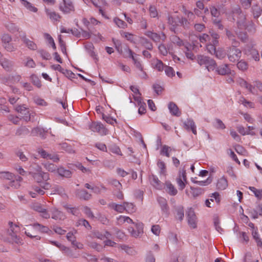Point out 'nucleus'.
<instances>
[{
	"mask_svg": "<svg viewBox=\"0 0 262 262\" xmlns=\"http://www.w3.org/2000/svg\"><path fill=\"white\" fill-rule=\"evenodd\" d=\"M52 218L57 221H62L66 218V215L62 211L56 208H53L51 211Z\"/></svg>",
	"mask_w": 262,
	"mask_h": 262,
	"instance_id": "obj_13",
	"label": "nucleus"
},
{
	"mask_svg": "<svg viewBox=\"0 0 262 262\" xmlns=\"http://www.w3.org/2000/svg\"><path fill=\"white\" fill-rule=\"evenodd\" d=\"M110 150L113 153L121 155V152L120 148L116 145H112L110 147Z\"/></svg>",
	"mask_w": 262,
	"mask_h": 262,
	"instance_id": "obj_64",
	"label": "nucleus"
},
{
	"mask_svg": "<svg viewBox=\"0 0 262 262\" xmlns=\"http://www.w3.org/2000/svg\"><path fill=\"white\" fill-rule=\"evenodd\" d=\"M216 189L220 190H225L228 186V182L227 179L222 177L217 180L216 183Z\"/></svg>",
	"mask_w": 262,
	"mask_h": 262,
	"instance_id": "obj_22",
	"label": "nucleus"
},
{
	"mask_svg": "<svg viewBox=\"0 0 262 262\" xmlns=\"http://www.w3.org/2000/svg\"><path fill=\"white\" fill-rule=\"evenodd\" d=\"M39 168V172L35 173L33 174V177L34 179H36L37 176H40L41 179L43 180H47L49 179V174L46 172H44L41 170V168L38 167Z\"/></svg>",
	"mask_w": 262,
	"mask_h": 262,
	"instance_id": "obj_42",
	"label": "nucleus"
},
{
	"mask_svg": "<svg viewBox=\"0 0 262 262\" xmlns=\"http://www.w3.org/2000/svg\"><path fill=\"white\" fill-rule=\"evenodd\" d=\"M197 61L200 66H204L208 71H214L217 66L215 61L209 57L204 55H198Z\"/></svg>",
	"mask_w": 262,
	"mask_h": 262,
	"instance_id": "obj_1",
	"label": "nucleus"
},
{
	"mask_svg": "<svg viewBox=\"0 0 262 262\" xmlns=\"http://www.w3.org/2000/svg\"><path fill=\"white\" fill-rule=\"evenodd\" d=\"M0 64L2 67L6 71H11L14 67V62L11 60L2 56L0 57Z\"/></svg>",
	"mask_w": 262,
	"mask_h": 262,
	"instance_id": "obj_11",
	"label": "nucleus"
},
{
	"mask_svg": "<svg viewBox=\"0 0 262 262\" xmlns=\"http://www.w3.org/2000/svg\"><path fill=\"white\" fill-rule=\"evenodd\" d=\"M27 227L28 229H24L25 230V234L31 238H35L36 240H40V236L36 235V229L34 228V224L27 226Z\"/></svg>",
	"mask_w": 262,
	"mask_h": 262,
	"instance_id": "obj_12",
	"label": "nucleus"
},
{
	"mask_svg": "<svg viewBox=\"0 0 262 262\" xmlns=\"http://www.w3.org/2000/svg\"><path fill=\"white\" fill-rule=\"evenodd\" d=\"M248 226L250 230L252 232V234L253 238L257 243V246L259 247H262V242L259 237V235L257 232V229L255 228L254 225L252 223H249L248 224Z\"/></svg>",
	"mask_w": 262,
	"mask_h": 262,
	"instance_id": "obj_14",
	"label": "nucleus"
},
{
	"mask_svg": "<svg viewBox=\"0 0 262 262\" xmlns=\"http://www.w3.org/2000/svg\"><path fill=\"white\" fill-rule=\"evenodd\" d=\"M200 40L202 43H206L207 42H210V37L209 35L204 33L200 36Z\"/></svg>",
	"mask_w": 262,
	"mask_h": 262,
	"instance_id": "obj_63",
	"label": "nucleus"
},
{
	"mask_svg": "<svg viewBox=\"0 0 262 262\" xmlns=\"http://www.w3.org/2000/svg\"><path fill=\"white\" fill-rule=\"evenodd\" d=\"M49 242L51 244H52V245L56 246L57 247H58L61 251H68L69 250V249L68 248H67L65 246L61 244L60 243H58L57 242L50 241Z\"/></svg>",
	"mask_w": 262,
	"mask_h": 262,
	"instance_id": "obj_52",
	"label": "nucleus"
},
{
	"mask_svg": "<svg viewBox=\"0 0 262 262\" xmlns=\"http://www.w3.org/2000/svg\"><path fill=\"white\" fill-rule=\"evenodd\" d=\"M167 20L168 23L171 26L170 29L172 31H174L175 28L180 26V19L178 16H168Z\"/></svg>",
	"mask_w": 262,
	"mask_h": 262,
	"instance_id": "obj_20",
	"label": "nucleus"
},
{
	"mask_svg": "<svg viewBox=\"0 0 262 262\" xmlns=\"http://www.w3.org/2000/svg\"><path fill=\"white\" fill-rule=\"evenodd\" d=\"M43 165L46 170L51 172H56L58 168L56 165L49 162L43 164Z\"/></svg>",
	"mask_w": 262,
	"mask_h": 262,
	"instance_id": "obj_38",
	"label": "nucleus"
},
{
	"mask_svg": "<svg viewBox=\"0 0 262 262\" xmlns=\"http://www.w3.org/2000/svg\"><path fill=\"white\" fill-rule=\"evenodd\" d=\"M64 208L67 210L68 212L71 213L74 215L77 216L79 213V209L76 207H71L69 205H66L64 206Z\"/></svg>",
	"mask_w": 262,
	"mask_h": 262,
	"instance_id": "obj_41",
	"label": "nucleus"
},
{
	"mask_svg": "<svg viewBox=\"0 0 262 262\" xmlns=\"http://www.w3.org/2000/svg\"><path fill=\"white\" fill-rule=\"evenodd\" d=\"M176 182L180 190H183L187 183L186 173L185 170L180 171L179 176L176 178Z\"/></svg>",
	"mask_w": 262,
	"mask_h": 262,
	"instance_id": "obj_4",
	"label": "nucleus"
},
{
	"mask_svg": "<svg viewBox=\"0 0 262 262\" xmlns=\"http://www.w3.org/2000/svg\"><path fill=\"white\" fill-rule=\"evenodd\" d=\"M32 82L38 88H40L41 85L39 79L35 75H32L31 76Z\"/></svg>",
	"mask_w": 262,
	"mask_h": 262,
	"instance_id": "obj_57",
	"label": "nucleus"
},
{
	"mask_svg": "<svg viewBox=\"0 0 262 262\" xmlns=\"http://www.w3.org/2000/svg\"><path fill=\"white\" fill-rule=\"evenodd\" d=\"M133 61L134 62V64L136 67L137 69H138L140 71H143V66L141 62V61L139 60L138 58V56L135 57L134 58H133Z\"/></svg>",
	"mask_w": 262,
	"mask_h": 262,
	"instance_id": "obj_47",
	"label": "nucleus"
},
{
	"mask_svg": "<svg viewBox=\"0 0 262 262\" xmlns=\"http://www.w3.org/2000/svg\"><path fill=\"white\" fill-rule=\"evenodd\" d=\"M38 52L43 59L49 60L51 58L50 54L46 51L40 50L38 51Z\"/></svg>",
	"mask_w": 262,
	"mask_h": 262,
	"instance_id": "obj_55",
	"label": "nucleus"
},
{
	"mask_svg": "<svg viewBox=\"0 0 262 262\" xmlns=\"http://www.w3.org/2000/svg\"><path fill=\"white\" fill-rule=\"evenodd\" d=\"M152 67L159 72H162L164 70L165 66L163 62L158 59H155L152 60Z\"/></svg>",
	"mask_w": 262,
	"mask_h": 262,
	"instance_id": "obj_25",
	"label": "nucleus"
},
{
	"mask_svg": "<svg viewBox=\"0 0 262 262\" xmlns=\"http://www.w3.org/2000/svg\"><path fill=\"white\" fill-rule=\"evenodd\" d=\"M29 133V130L28 128L25 126H21L18 128L16 132V135L17 136H21L23 135H26Z\"/></svg>",
	"mask_w": 262,
	"mask_h": 262,
	"instance_id": "obj_50",
	"label": "nucleus"
},
{
	"mask_svg": "<svg viewBox=\"0 0 262 262\" xmlns=\"http://www.w3.org/2000/svg\"><path fill=\"white\" fill-rule=\"evenodd\" d=\"M176 217L180 221H182L184 217V209L182 207H179L176 209Z\"/></svg>",
	"mask_w": 262,
	"mask_h": 262,
	"instance_id": "obj_51",
	"label": "nucleus"
},
{
	"mask_svg": "<svg viewBox=\"0 0 262 262\" xmlns=\"http://www.w3.org/2000/svg\"><path fill=\"white\" fill-rule=\"evenodd\" d=\"M215 70L219 74L222 75L228 74L230 73V69L227 64H223L217 68L216 67Z\"/></svg>",
	"mask_w": 262,
	"mask_h": 262,
	"instance_id": "obj_27",
	"label": "nucleus"
},
{
	"mask_svg": "<svg viewBox=\"0 0 262 262\" xmlns=\"http://www.w3.org/2000/svg\"><path fill=\"white\" fill-rule=\"evenodd\" d=\"M249 189L254 193L258 199H262V189H257L254 187H249Z\"/></svg>",
	"mask_w": 262,
	"mask_h": 262,
	"instance_id": "obj_44",
	"label": "nucleus"
},
{
	"mask_svg": "<svg viewBox=\"0 0 262 262\" xmlns=\"http://www.w3.org/2000/svg\"><path fill=\"white\" fill-rule=\"evenodd\" d=\"M4 48L9 52H15L17 49V47L14 43L9 42L5 45H3Z\"/></svg>",
	"mask_w": 262,
	"mask_h": 262,
	"instance_id": "obj_34",
	"label": "nucleus"
},
{
	"mask_svg": "<svg viewBox=\"0 0 262 262\" xmlns=\"http://www.w3.org/2000/svg\"><path fill=\"white\" fill-rule=\"evenodd\" d=\"M141 44L148 50H151L152 49V43L146 38H142L141 39Z\"/></svg>",
	"mask_w": 262,
	"mask_h": 262,
	"instance_id": "obj_54",
	"label": "nucleus"
},
{
	"mask_svg": "<svg viewBox=\"0 0 262 262\" xmlns=\"http://www.w3.org/2000/svg\"><path fill=\"white\" fill-rule=\"evenodd\" d=\"M46 12L51 19L55 21H59L60 16L58 13L49 9H46Z\"/></svg>",
	"mask_w": 262,
	"mask_h": 262,
	"instance_id": "obj_30",
	"label": "nucleus"
},
{
	"mask_svg": "<svg viewBox=\"0 0 262 262\" xmlns=\"http://www.w3.org/2000/svg\"><path fill=\"white\" fill-rule=\"evenodd\" d=\"M165 190L170 195H175L177 194L178 191L170 182L166 181L165 183Z\"/></svg>",
	"mask_w": 262,
	"mask_h": 262,
	"instance_id": "obj_23",
	"label": "nucleus"
},
{
	"mask_svg": "<svg viewBox=\"0 0 262 262\" xmlns=\"http://www.w3.org/2000/svg\"><path fill=\"white\" fill-rule=\"evenodd\" d=\"M92 238H96L101 240L104 239L103 233L99 232V231H95L91 234Z\"/></svg>",
	"mask_w": 262,
	"mask_h": 262,
	"instance_id": "obj_60",
	"label": "nucleus"
},
{
	"mask_svg": "<svg viewBox=\"0 0 262 262\" xmlns=\"http://www.w3.org/2000/svg\"><path fill=\"white\" fill-rule=\"evenodd\" d=\"M157 166L160 169V173L165 176L166 175V168L165 163L161 160H159Z\"/></svg>",
	"mask_w": 262,
	"mask_h": 262,
	"instance_id": "obj_39",
	"label": "nucleus"
},
{
	"mask_svg": "<svg viewBox=\"0 0 262 262\" xmlns=\"http://www.w3.org/2000/svg\"><path fill=\"white\" fill-rule=\"evenodd\" d=\"M66 237L67 239L71 242L73 245H75L76 237L73 232H68L67 234Z\"/></svg>",
	"mask_w": 262,
	"mask_h": 262,
	"instance_id": "obj_58",
	"label": "nucleus"
},
{
	"mask_svg": "<svg viewBox=\"0 0 262 262\" xmlns=\"http://www.w3.org/2000/svg\"><path fill=\"white\" fill-rule=\"evenodd\" d=\"M1 178L12 181L13 180V175L9 172H2L0 173Z\"/></svg>",
	"mask_w": 262,
	"mask_h": 262,
	"instance_id": "obj_56",
	"label": "nucleus"
},
{
	"mask_svg": "<svg viewBox=\"0 0 262 262\" xmlns=\"http://www.w3.org/2000/svg\"><path fill=\"white\" fill-rule=\"evenodd\" d=\"M77 195L80 199H83L84 200H88L91 197V195L85 190H79L77 192Z\"/></svg>",
	"mask_w": 262,
	"mask_h": 262,
	"instance_id": "obj_36",
	"label": "nucleus"
},
{
	"mask_svg": "<svg viewBox=\"0 0 262 262\" xmlns=\"http://www.w3.org/2000/svg\"><path fill=\"white\" fill-rule=\"evenodd\" d=\"M59 8L64 13H68L74 10V7L70 0H62Z\"/></svg>",
	"mask_w": 262,
	"mask_h": 262,
	"instance_id": "obj_6",
	"label": "nucleus"
},
{
	"mask_svg": "<svg viewBox=\"0 0 262 262\" xmlns=\"http://www.w3.org/2000/svg\"><path fill=\"white\" fill-rule=\"evenodd\" d=\"M124 52L123 56L125 58H132V59H133L135 57L138 56V55L133 52V51L128 47H126L124 49Z\"/></svg>",
	"mask_w": 262,
	"mask_h": 262,
	"instance_id": "obj_32",
	"label": "nucleus"
},
{
	"mask_svg": "<svg viewBox=\"0 0 262 262\" xmlns=\"http://www.w3.org/2000/svg\"><path fill=\"white\" fill-rule=\"evenodd\" d=\"M108 207L118 213H123L125 211L124 203L122 204H118L112 202L108 205Z\"/></svg>",
	"mask_w": 262,
	"mask_h": 262,
	"instance_id": "obj_24",
	"label": "nucleus"
},
{
	"mask_svg": "<svg viewBox=\"0 0 262 262\" xmlns=\"http://www.w3.org/2000/svg\"><path fill=\"white\" fill-rule=\"evenodd\" d=\"M21 39L23 41L24 43L27 47L29 49L31 50H36L37 49L36 44L33 41L30 40L29 39L26 37V35L24 33L23 35L21 36Z\"/></svg>",
	"mask_w": 262,
	"mask_h": 262,
	"instance_id": "obj_19",
	"label": "nucleus"
},
{
	"mask_svg": "<svg viewBox=\"0 0 262 262\" xmlns=\"http://www.w3.org/2000/svg\"><path fill=\"white\" fill-rule=\"evenodd\" d=\"M184 126L186 129L188 130L191 129L193 134L196 135V125L192 120L187 119L184 122Z\"/></svg>",
	"mask_w": 262,
	"mask_h": 262,
	"instance_id": "obj_21",
	"label": "nucleus"
},
{
	"mask_svg": "<svg viewBox=\"0 0 262 262\" xmlns=\"http://www.w3.org/2000/svg\"><path fill=\"white\" fill-rule=\"evenodd\" d=\"M164 71L166 75L169 77H172L175 75V71L171 67L165 66Z\"/></svg>",
	"mask_w": 262,
	"mask_h": 262,
	"instance_id": "obj_49",
	"label": "nucleus"
},
{
	"mask_svg": "<svg viewBox=\"0 0 262 262\" xmlns=\"http://www.w3.org/2000/svg\"><path fill=\"white\" fill-rule=\"evenodd\" d=\"M89 246L90 247L96 249L97 251H101L103 249V247H102V246L97 244L96 242H89Z\"/></svg>",
	"mask_w": 262,
	"mask_h": 262,
	"instance_id": "obj_59",
	"label": "nucleus"
},
{
	"mask_svg": "<svg viewBox=\"0 0 262 262\" xmlns=\"http://www.w3.org/2000/svg\"><path fill=\"white\" fill-rule=\"evenodd\" d=\"M187 218L189 225L192 228L196 227V217L193 210L190 208L188 210Z\"/></svg>",
	"mask_w": 262,
	"mask_h": 262,
	"instance_id": "obj_8",
	"label": "nucleus"
},
{
	"mask_svg": "<svg viewBox=\"0 0 262 262\" xmlns=\"http://www.w3.org/2000/svg\"><path fill=\"white\" fill-rule=\"evenodd\" d=\"M37 152L43 159H50L54 162H57L59 160V158L57 155L49 154L42 148H38Z\"/></svg>",
	"mask_w": 262,
	"mask_h": 262,
	"instance_id": "obj_10",
	"label": "nucleus"
},
{
	"mask_svg": "<svg viewBox=\"0 0 262 262\" xmlns=\"http://www.w3.org/2000/svg\"><path fill=\"white\" fill-rule=\"evenodd\" d=\"M170 40L173 43L177 45L179 47L184 45L183 40L177 36L173 35L171 36Z\"/></svg>",
	"mask_w": 262,
	"mask_h": 262,
	"instance_id": "obj_45",
	"label": "nucleus"
},
{
	"mask_svg": "<svg viewBox=\"0 0 262 262\" xmlns=\"http://www.w3.org/2000/svg\"><path fill=\"white\" fill-rule=\"evenodd\" d=\"M8 224L10 228L7 231L8 234L11 236V239L13 241L18 243L19 242V238L15 234L17 232L16 229L18 228V226L14 224L11 222H9Z\"/></svg>",
	"mask_w": 262,
	"mask_h": 262,
	"instance_id": "obj_7",
	"label": "nucleus"
},
{
	"mask_svg": "<svg viewBox=\"0 0 262 262\" xmlns=\"http://www.w3.org/2000/svg\"><path fill=\"white\" fill-rule=\"evenodd\" d=\"M149 180L151 185L157 189L161 190L163 187V184L159 180L158 178L154 174L149 176Z\"/></svg>",
	"mask_w": 262,
	"mask_h": 262,
	"instance_id": "obj_18",
	"label": "nucleus"
},
{
	"mask_svg": "<svg viewBox=\"0 0 262 262\" xmlns=\"http://www.w3.org/2000/svg\"><path fill=\"white\" fill-rule=\"evenodd\" d=\"M124 204L125 211H126L128 213H132L136 211V206L133 203L124 202Z\"/></svg>",
	"mask_w": 262,
	"mask_h": 262,
	"instance_id": "obj_33",
	"label": "nucleus"
},
{
	"mask_svg": "<svg viewBox=\"0 0 262 262\" xmlns=\"http://www.w3.org/2000/svg\"><path fill=\"white\" fill-rule=\"evenodd\" d=\"M248 214L250 217L254 219L258 218V216H262V204H258L255 208L249 210Z\"/></svg>",
	"mask_w": 262,
	"mask_h": 262,
	"instance_id": "obj_15",
	"label": "nucleus"
},
{
	"mask_svg": "<svg viewBox=\"0 0 262 262\" xmlns=\"http://www.w3.org/2000/svg\"><path fill=\"white\" fill-rule=\"evenodd\" d=\"M15 154L23 162H26L28 160L27 157L25 155L24 152L21 150H18L16 151Z\"/></svg>",
	"mask_w": 262,
	"mask_h": 262,
	"instance_id": "obj_62",
	"label": "nucleus"
},
{
	"mask_svg": "<svg viewBox=\"0 0 262 262\" xmlns=\"http://www.w3.org/2000/svg\"><path fill=\"white\" fill-rule=\"evenodd\" d=\"M128 231L132 237H140L143 234V225L141 223H137L128 227Z\"/></svg>",
	"mask_w": 262,
	"mask_h": 262,
	"instance_id": "obj_2",
	"label": "nucleus"
},
{
	"mask_svg": "<svg viewBox=\"0 0 262 262\" xmlns=\"http://www.w3.org/2000/svg\"><path fill=\"white\" fill-rule=\"evenodd\" d=\"M160 53L163 56L167 55L168 52V49L166 47L164 44H161L158 47Z\"/></svg>",
	"mask_w": 262,
	"mask_h": 262,
	"instance_id": "obj_61",
	"label": "nucleus"
},
{
	"mask_svg": "<svg viewBox=\"0 0 262 262\" xmlns=\"http://www.w3.org/2000/svg\"><path fill=\"white\" fill-rule=\"evenodd\" d=\"M23 4L30 11L33 12H37L38 9L37 8L32 5V4L26 0H20Z\"/></svg>",
	"mask_w": 262,
	"mask_h": 262,
	"instance_id": "obj_43",
	"label": "nucleus"
},
{
	"mask_svg": "<svg viewBox=\"0 0 262 262\" xmlns=\"http://www.w3.org/2000/svg\"><path fill=\"white\" fill-rule=\"evenodd\" d=\"M145 34L148 37L150 38L155 42H160L161 39L164 40L166 38V36L164 33H162V36H160L156 33H154L151 31H147Z\"/></svg>",
	"mask_w": 262,
	"mask_h": 262,
	"instance_id": "obj_17",
	"label": "nucleus"
},
{
	"mask_svg": "<svg viewBox=\"0 0 262 262\" xmlns=\"http://www.w3.org/2000/svg\"><path fill=\"white\" fill-rule=\"evenodd\" d=\"M23 64L28 68H33L35 67V63L34 60L29 57H26L25 58L23 61Z\"/></svg>",
	"mask_w": 262,
	"mask_h": 262,
	"instance_id": "obj_35",
	"label": "nucleus"
},
{
	"mask_svg": "<svg viewBox=\"0 0 262 262\" xmlns=\"http://www.w3.org/2000/svg\"><path fill=\"white\" fill-rule=\"evenodd\" d=\"M29 194L33 198H37L38 196L45 194V192L40 186L33 185L28 190Z\"/></svg>",
	"mask_w": 262,
	"mask_h": 262,
	"instance_id": "obj_5",
	"label": "nucleus"
},
{
	"mask_svg": "<svg viewBox=\"0 0 262 262\" xmlns=\"http://www.w3.org/2000/svg\"><path fill=\"white\" fill-rule=\"evenodd\" d=\"M34 227L36 228V231L38 230L41 232L48 233L49 231H50V230L48 227L37 223L34 224Z\"/></svg>",
	"mask_w": 262,
	"mask_h": 262,
	"instance_id": "obj_37",
	"label": "nucleus"
},
{
	"mask_svg": "<svg viewBox=\"0 0 262 262\" xmlns=\"http://www.w3.org/2000/svg\"><path fill=\"white\" fill-rule=\"evenodd\" d=\"M248 52L249 54L248 55H251L252 58L255 60H258L259 59V54L258 53V51L254 48H252L251 49L249 50Z\"/></svg>",
	"mask_w": 262,
	"mask_h": 262,
	"instance_id": "obj_53",
	"label": "nucleus"
},
{
	"mask_svg": "<svg viewBox=\"0 0 262 262\" xmlns=\"http://www.w3.org/2000/svg\"><path fill=\"white\" fill-rule=\"evenodd\" d=\"M114 23L120 28L125 29L127 27V24L118 17H115L113 19Z\"/></svg>",
	"mask_w": 262,
	"mask_h": 262,
	"instance_id": "obj_40",
	"label": "nucleus"
},
{
	"mask_svg": "<svg viewBox=\"0 0 262 262\" xmlns=\"http://www.w3.org/2000/svg\"><path fill=\"white\" fill-rule=\"evenodd\" d=\"M89 128L94 132H97L101 135H106L108 133V130L104 127L100 122H92Z\"/></svg>",
	"mask_w": 262,
	"mask_h": 262,
	"instance_id": "obj_3",
	"label": "nucleus"
},
{
	"mask_svg": "<svg viewBox=\"0 0 262 262\" xmlns=\"http://www.w3.org/2000/svg\"><path fill=\"white\" fill-rule=\"evenodd\" d=\"M28 110V108L24 104L19 105L15 107L16 111L19 113L25 115V116L23 117V119L26 121H29L30 120L31 116V114L30 113Z\"/></svg>",
	"mask_w": 262,
	"mask_h": 262,
	"instance_id": "obj_9",
	"label": "nucleus"
},
{
	"mask_svg": "<svg viewBox=\"0 0 262 262\" xmlns=\"http://www.w3.org/2000/svg\"><path fill=\"white\" fill-rule=\"evenodd\" d=\"M245 17H244L242 19L237 21V27L239 29V33H242L243 31L246 29V21Z\"/></svg>",
	"mask_w": 262,
	"mask_h": 262,
	"instance_id": "obj_46",
	"label": "nucleus"
},
{
	"mask_svg": "<svg viewBox=\"0 0 262 262\" xmlns=\"http://www.w3.org/2000/svg\"><path fill=\"white\" fill-rule=\"evenodd\" d=\"M157 201L161 206L162 210L164 212L168 211V206L167 201L164 198L159 196L157 198Z\"/></svg>",
	"mask_w": 262,
	"mask_h": 262,
	"instance_id": "obj_31",
	"label": "nucleus"
},
{
	"mask_svg": "<svg viewBox=\"0 0 262 262\" xmlns=\"http://www.w3.org/2000/svg\"><path fill=\"white\" fill-rule=\"evenodd\" d=\"M251 12L254 18H258L261 15L262 10L258 4H255L251 8Z\"/></svg>",
	"mask_w": 262,
	"mask_h": 262,
	"instance_id": "obj_28",
	"label": "nucleus"
},
{
	"mask_svg": "<svg viewBox=\"0 0 262 262\" xmlns=\"http://www.w3.org/2000/svg\"><path fill=\"white\" fill-rule=\"evenodd\" d=\"M56 172H57L59 176L65 178H70L72 175V172L70 170L66 169L62 167L58 168Z\"/></svg>",
	"mask_w": 262,
	"mask_h": 262,
	"instance_id": "obj_29",
	"label": "nucleus"
},
{
	"mask_svg": "<svg viewBox=\"0 0 262 262\" xmlns=\"http://www.w3.org/2000/svg\"><path fill=\"white\" fill-rule=\"evenodd\" d=\"M241 56V52L238 49L233 48L230 49L228 54V57L231 61L238 60Z\"/></svg>",
	"mask_w": 262,
	"mask_h": 262,
	"instance_id": "obj_16",
	"label": "nucleus"
},
{
	"mask_svg": "<svg viewBox=\"0 0 262 262\" xmlns=\"http://www.w3.org/2000/svg\"><path fill=\"white\" fill-rule=\"evenodd\" d=\"M12 38L11 36L7 33L3 34L1 36V40L3 45H5L9 42H11Z\"/></svg>",
	"mask_w": 262,
	"mask_h": 262,
	"instance_id": "obj_48",
	"label": "nucleus"
},
{
	"mask_svg": "<svg viewBox=\"0 0 262 262\" xmlns=\"http://www.w3.org/2000/svg\"><path fill=\"white\" fill-rule=\"evenodd\" d=\"M168 108L170 113L173 115L179 117L181 115V113L177 105L173 102H170L168 104Z\"/></svg>",
	"mask_w": 262,
	"mask_h": 262,
	"instance_id": "obj_26",
	"label": "nucleus"
}]
</instances>
